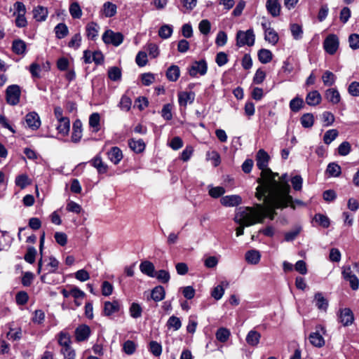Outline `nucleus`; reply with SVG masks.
Wrapping results in <instances>:
<instances>
[{
	"label": "nucleus",
	"instance_id": "1",
	"mask_svg": "<svg viewBox=\"0 0 359 359\" xmlns=\"http://www.w3.org/2000/svg\"><path fill=\"white\" fill-rule=\"evenodd\" d=\"M278 176V173L272 172L262 184L257 187L255 196L258 200L264 198L272 206L282 209L287 207L292 197L290 195L291 189L287 174L282 175L279 181L276 180Z\"/></svg>",
	"mask_w": 359,
	"mask_h": 359
},
{
	"label": "nucleus",
	"instance_id": "2",
	"mask_svg": "<svg viewBox=\"0 0 359 359\" xmlns=\"http://www.w3.org/2000/svg\"><path fill=\"white\" fill-rule=\"evenodd\" d=\"M266 215L265 209L262 205L240 209L234 217L235 222L239 224L236 229V236L244 233L245 226H250L257 223H263Z\"/></svg>",
	"mask_w": 359,
	"mask_h": 359
},
{
	"label": "nucleus",
	"instance_id": "3",
	"mask_svg": "<svg viewBox=\"0 0 359 359\" xmlns=\"http://www.w3.org/2000/svg\"><path fill=\"white\" fill-rule=\"evenodd\" d=\"M270 156L264 149H259L256 155V164L257 168L262 170L261 177L257 179L259 185L266 180L269 175H271L272 170L268 168Z\"/></svg>",
	"mask_w": 359,
	"mask_h": 359
},
{
	"label": "nucleus",
	"instance_id": "4",
	"mask_svg": "<svg viewBox=\"0 0 359 359\" xmlns=\"http://www.w3.org/2000/svg\"><path fill=\"white\" fill-rule=\"evenodd\" d=\"M57 341L61 346V353L65 358L74 359L76 353L71 346L72 339L70 334L65 331H61L57 334Z\"/></svg>",
	"mask_w": 359,
	"mask_h": 359
},
{
	"label": "nucleus",
	"instance_id": "5",
	"mask_svg": "<svg viewBox=\"0 0 359 359\" xmlns=\"http://www.w3.org/2000/svg\"><path fill=\"white\" fill-rule=\"evenodd\" d=\"M255 36L252 29L247 31H238L236 34V45L238 47L243 46H252L255 43Z\"/></svg>",
	"mask_w": 359,
	"mask_h": 359
},
{
	"label": "nucleus",
	"instance_id": "6",
	"mask_svg": "<svg viewBox=\"0 0 359 359\" xmlns=\"http://www.w3.org/2000/svg\"><path fill=\"white\" fill-rule=\"evenodd\" d=\"M21 95L20 87L18 85L13 84L8 86L6 90V99L8 104L15 106L20 102Z\"/></svg>",
	"mask_w": 359,
	"mask_h": 359
},
{
	"label": "nucleus",
	"instance_id": "7",
	"mask_svg": "<svg viewBox=\"0 0 359 359\" xmlns=\"http://www.w3.org/2000/svg\"><path fill=\"white\" fill-rule=\"evenodd\" d=\"M102 39L106 44L118 46L123 41V36L120 32H114L111 29H108L102 34Z\"/></svg>",
	"mask_w": 359,
	"mask_h": 359
},
{
	"label": "nucleus",
	"instance_id": "8",
	"mask_svg": "<svg viewBox=\"0 0 359 359\" xmlns=\"http://www.w3.org/2000/svg\"><path fill=\"white\" fill-rule=\"evenodd\" d=\"M339 39L334 34H329L324 41L325 50L330 55H334L339 48Z\"/></svg>",
	"mask_w": 359,
	"mask_h": 359
},
{
	"label": "nucleus",
	"instance_id": "9",
	"mask_svg": "<svg viewBox=\"0 0 359 359\" xmlns=\"http://www.w3.org/2000/svg\"><path fill=\"white\" fill-rule=\"evenodd\" d=\"M208 65L204 60L194 62L189 69V75L195 77L197 74L205 75L207 72Z\"/></svg>",
	"mask_w": 359,
	"mask_h": 359
},
{
	"label": "nucleus",
	"instance_id": "10",
	"mask_svg": "<svg viewBox=\"0 0 359 359\" xmlns=\"http://www.w3.org/2000/svg\"><path fill=\"white\" fill-rule=\"evenodd\" d=\"M90 336V327L81 324L74 331L75 340L77 342L86 341Z\"/></svg>",
	"mask_w": 359,
	"mask_h": 359
},
{
	"label": "nucleus",
	"instance_id": "11",
	"mask_svg": "<svg viewBox=\"0 0 359 359\" xmlns=\"http://www.w3.org/2000/svg\"><path fill=\"white\" fill-rule=\"evenodd\" d=\"M27 127L33 130H37L41 126L39 114L35 111L28 113L25 118Z\"/></svg>",
	"mask_w": 359,
	"mask_h": 359
},
{
	"label": "nucleus",
	"instance_id": "12",
	"mask_svg": "<svg viewBox=\"0 0 359 359\" xmlns=\"http://www.w3.org/2000/svg\"><path fill=\"white\" fill-rule=\"evenodd\" d=\"M339 318L340 323L344 326L351 325L354 320L353 313L352 311L348 308H345L340 311Z\"/></svg>",
	"mask_w": 359,
	"mask_h": 359
},
{
	"label": "nucleus",
	"instance_id": "13",
	"mask_svg": "<svg viewBox=\"0 0 359 359\" xmlns=\"http://www.w3.org/2000/svg\"><path fill=\"white\" fill-rule=\"evenodd\" d=\"M220 203L225 207H234L241 204L242 198L239 195H228L222 197Z\"/></svg>",
	"mask_w": 359,
	"mask_h": 359
},
{
	"label": "nucleus",
	"instance_id": "14",
	"mask_svg": "<svg viewBox=\"0 0 359 359\" xmlns=\"http://www.w3.org/2000/svg\"><path fill=\"white\" fill-rule=\"evenodd\" d=\"M266 8L268 13L274 18L279 16L280 14L281 6L279 0H267Z\"/></svg>",
	"mask_w": 359,
	"mask_h": 359
},
{
	"label": "nucleus",
	"instance_id": "15",
	"mask_svg": "<svg viewBox=\"0 0 359 359\" xmlns=\"http://www.w3.org/2000/svg\"><path fill=\"white\" fill-rule=\"evenodd\" d=\"M107 156L111 162L117 165L123 158L122 151L117 147H113L107 152Z\"/></svg>",
	"mask_w": 359,
	"mask_h": 359
},
{
	"label": "nucleus",
	"instance_id": "16",
	"mask_svg": "<svg viewBox=\"0 0 359 359\" xmlns=\"http://www.w3.org/2000/svg\"><path fill=\"white\" fill-rule=\"evenodd\" d=\"M325 99L332 104H338L341 100V95L337 88H328L325 93Z\"/></svg>",
	"mask_w": 359,
	"mask_h": 359
},
{
	"label": "nucleus",
	"instance_id": "17",
	"mask_svg": "<svg viewBox=\"0 0 359 359\" xmlns=\"http://www.w3.org/2000/svg\"><path fill=\"white\" fill-rule=\"evenodd\" d=\"M195 99V93L192 91L180 92L178 94V101L180 106L186 107L187 103H192Z\"/></svg>",
	"mask_w": 359,
	"mask_h": 359
},
{
	"label": "nucleus",
	"instance_id": "18",
	"mask_svg": "<svg viewBox=\"0 0 359 359\" xmlns=\"http://www.w3.org/2000/svg\"><path fill=\"white\" fill-rule=\"evenodd\" d=\"M141 272L149 277L155 276V267L153 263L149 261H143L140 265Z\"/></svg>",
	"mask_w": 359,
	"mask_h": 359
},
{
	"label": "nucleus",
	"instance_id": "19",
	"mask_svg": "<svg viewBox=\"0 0 359 359\" xmlns=\"http://www.w3.org/2000/svg\"><path fill=\"white\" fill-rule=\"evenodd\" d=\"M322 97L318 90L309 93L306 97V102L309 106H316L320 103Z\"/></svg>",
	"mask_w": 359,
	"mask_h": 359
},
{
	"label": "nucleus",
	"instance_id": "20",
	"mask_svg": "<svg viewBox=\"0 0 359 359\" xmlns=\"http://www.w3.org/2000/svg\"><path fill=\"white\" fill-rule=\"evenodd\" d=\"M82 136V123L80 120H76L73 123L72 140L76 142L80 140Z\"/></svg>",
	"mask_w": 359,
	"mask_h": 359
},
{
	"label": "nucleus",
	"instance_id": "21",
	"mask_svg": "<svg viewBox=\"0 0 359 359\" xmlns=\"http://www.w3.org/2000/svg\"><path fill=\"white\" fill-rule=\"evenodd\" d=\"M48 16V10L46 7L38 6L33 10V17L39 22L45 21Z\"/></svg>",
	"mask_w": 359,
	"mask_h": 359
},
{
	"label": "nucleus",
	"instance_id": "22",
	"mask_svg": "<svg viewBox=\"0 0 359 359\" xmlns=\"http://www.w3.org/2000/svg\"><path fill=\"white\" fill-rule=\"evenodd\" d=\"M245 257L248 263L250 264H257L260 261L261 254L258 250H250L246 252Z\"/></svg>",
	"mask_w": 359,
	"mask_h": 359
},
{
	"label": "nucleus",
	"instance_id": "23",
	"mask_svg": "<svg viewBox=\"0 0 359 359\" xmlns=\"http://www.w3.org/2000/svg\"><path fill=\"white\" fill-rule=\"evenodd\" d=\"M260 339V333L254 330H252L248 333L245 340L248 345L251 346H257L259 343Z\"/></svg>",
	"mask_w": 359,
	"mask_h": 359
},
{
	"label": "nucleus",
	"instance_id": "24",
	"mask_svg": "<svg viewBox=\"0 0 359 359\" xmlns=\"http://www.w3.org/2000/svg\"><path fill=\"white\" fill-rule=\"evenodd\" d=\"M120 309V304L118 301L106 302L104 303V311L105 315L111 316L113 313L118 312Z\"/></svg>",
	"mask_w": 359,
	"mask_h": 359
},
{
	"label": "nucleus",
	"instance_id": "25",
	"mask_svg": "<svg viewBox=\"0 0 359 359\" xmlns=\"http://www.w3.org/2000/svg\"><path fill=\"white\" fill-rule=\"evenodd\" d=\"M128 146L135 153H141L145 149V144L142 140L131 139L128 141Z\"/></svg>",
	"mask_w": 359,
	"mask_h": 359
},
{
	"label": "nucleus",
	"instance_id": "26",
	"mask_svg": "<svg viewBox=\"0 0 359 359\" xmlns=\"http://www.w3.org/2000/svg\"><path fill=\"white\" fill-rule=\"evenodd\" d=\"M165 292L163 286L158 285L151 292V298L155 302H160L165 298Z\"/></svg>",
	"mask_w": 359,
	"mask_h": 359
},
{
	"label": "nucleus",
	"instance_id": "27",
	"mask_svg": "<svg viewBox=\"0 0 359 359\" xmlns=\"http://www.w3.org/2000/svg\"><path fill=\"white\" fill-rule=\"evenodd\" d=\"M12 49L15 54H25L26 51V43L21 39L14 40L12 44Z\"/></svg>",
	"mask_w": 359,
	"mask_h": 359
},
{
	"label": "nucleus",
	"instance_id": "28",
	"mask_svg": "<svg viewBox=\"0 0 359 359\" xmlns=\"http://www.w3.org/2000/svg\"><path fill=\"white\" fill-rule=\"evenodd\" d=\"M102 125L100 115L98 113L91 114V132H98L101 130Z\"/></svg>",
	"mask_w": 359,
	"mask_h": 359
},
{
	"label": "nucleus",
	"instance_id": "29",
	"mask_svg": "<svg viewBox=\"0 0 359 359\" xmlns=\"http://www.w3.org/2000/svg\"><path fill=\"white\" fill-rule=\"evenodd\" d=\"M56 128L58 133L62 135H67L70 128V123L69 118H66L58 121V124Z\"/></svg>",
	"mask_w": 359,
	"mask_h": 359
},
{
	"label": "nucleus",
	"instance_id": "30",
	"mask_svg": "<svg viewBox=\"0 0 359 359\" xmlns=\"http://www.w3.org/2000/svg\"><path fill=\"white\" fill-rule=\"evenodd\" d=\"M180 68L177 65L170 66L166 72V76L168 79L170 81H177L180 76Z\"/></svg>",
	"mask_w": 359,
	"mask_h": 359
},
{
	"label": "nucleus",
	"instance_id": "31",
	"mask_svg": "<svg viewBox=\"0 0 359 359\" xmlns=\"http://www.w3.org/2000/svg\"><path fill=\"white\" fill-rule=\"evenodd\" d=\"M316 306L320 310L326 311L328 306L327 300L323 297L321 292H317L315 294Z\"/></svg>",
	"mask_w": 359,
	"mask_h": 359
},
{
	"label": "nucleus",
	"instance_id": "32",
	"mask_svg": "<svg viewBox=\"0 0 359 359\" xmlns=\"http://www.w3.org/2000/svg\"><path fill=\"white\" fill-rule=\"evenodd\" d=\"M223 285L228 286L229 283L227 282H222L221 285H218L215 287L211 292V296L216 300L220 299L224 293V289Z\"/></svg>",
	"mask_w": 359,
	"mask_h": 359
},
{
	"label": "nucleus",
	"instance_id": "33",
	"mask_svg": "<svg viewBox=\"0 0 359 359\" xmlns=\"http://www.w3.org/2000/svg\"><path fill=\"white\" fill-rule=\"evenodd\" d=\"M300 122L304 128H311L314 123L313 115L311 113L304 114L300 118Z\"/></svg>",
	"mask_w": 359,
	"mask_h": 359
},
{
	"label": "nucleus",
	"instance_id": "34",
	"mask_svg": "<svg viewBox=\"0 0 359 359\" xmlns=\"http://www.w3.org/2000/svg\"><path fill=\"white\" fill-rule=\"evenodd\" d=\"M336 76L330 71H325L322 76L323 84L325 86H332L336 81Z\"/></svg>",
	"mask_w": 359,
	"mask_h": 359
},
{
	"label": "nucleus",
	"instance_id": "35",
	"mask_svg": "<svg viewBox=\"0 0 359 359\" xmlns=\"http://www.w3.org/2000/svg\"><path fill=\"white\" fill-rule=\"evenodd\" d=\"M258 58L262 64H267L272 60V53L267 49H261L258 52Z\"/></svg>",
	"mask_w": 359,
	"mask_h": 359
},
{
	"label": "nucleus",
	"instance_id": "36",
	"mask_svg": "<svg viewBox=\"0 0 359 359\" xmlns=\"http://www.w3.org/2000/svg\"><path fill=\"white\" fill-rule=\"evenodd\" d=\"M72 297L74 299V302L77 306H79L82 304V300L85 297V293L79 290L77 287H72Z\"/></svg>",
	"mask_w": 359,
	"mask_h": 359
},
{
	"label": "nucleus",
	"instance_id": "37",
	"mask_svg": "<svg viewBox=\"0 0 359 359\" xmlns=\"http://www.w3.org/2000/svg\"><path fill=\"white\" fill-rule=\"evenodd\" d=\"M309 340L313 346L317 347H321L325 344L323 337L318 332L311 333Z\"/></svg>",
	"mask_w": 359,
	"mask_h": 359
},
{
	"label": "nucleus",
	"instance_id": "38",
	"mask_svg": "<svg viewBox=\"0 0 359 359\" xmlns=\"http://www.w3.org/2000/svg\"><path fill=\"white\" fill-rule=\"evenodd\" d=\"M102 11L106 17H112L116 13V6L111 2H106L103 5Z\"/></svg>",
	"mask_w": 359,
	"mask_h": 359
},
{
	"label": "nucleus",
	"instance_id": "39",
	"mask_svg": "<svg viewBox=\"0 0 359 359\" xmlns=\"http://www.w3.org/2000/svg\"><path fill=\"white\" fill-rule=\"evenodd\" d=\"M93 165L97 169L99 174L106 173L108 169L107 165L103 163L99 157L94 158Z\"/></svg>",
	"mask_w": 359,
	"mask_h": 359
},
{
	"label": "nucleus",
	"instance_id": "40",
	"mask_svg": "<svg viewBox=\"0 0 359 359\" xmlns=\"http://www.w3.org/2000/svg\"><path fill=\"white\" fill-rule=\"evenodd\" d=\"M260 201H263L264 204H265V205L261 204L264 208L265 211H266V215L264 217V219L266 217H269L270 219H273V218L275 217V215H276L275 209H278V208L272 206L271 205H270L269 202L267 201L264 198H262ZM257 205V204H256L255 206Z\"/></svg>",
	"mask_w": 359,
	"mask_h": 359
},
{
	"label": "nucleus",
	"instance_id": "41",
	"mask_svg": "<svg viewBox=\"0 0 359 359\" xmlns=\"http://www.w3.org/2000/svg\"><path fill=\"white\" fill-rule=\"evenodd\" d=\"M55 32L57 39H63L67 36L69 33L67 25L64 23H59L55 27Z\"/></svg>",
	"mask_w": 359,
	"mask_h": 359
},
{
	"label": "nucleus",
	"instance_id": "42",
	"mask_svg": "<svg viewBox=\"0 0 359 359\" xmlns=\"http://www.w3.org/2000/svg\"><path fill=\"white\" fill-rule=\"evenodd\" d=\"M230 331L224 327L219 328L216 332V338L220 342H226L230 337Z\"/></svg>",
	"mask_w": 359,
	"mask_h": 359
},
{
	"label": "nucleus",
	"instance_id": "43",
	"mask_svg": "<svg viewBox=\"0 0 359 359\" xmlns=\"http://www.w3.org/2000/svg\"><path fill=\"white\" fill-rule=\"evenodd\" d=\"M339 135V133L336 129L328 130L325 132L323 136L324 143L326 144H330L332 141H334Z\"/></svg>",
	"mask_w": 359,
	"mask_h": 359
},
{
	"label": "nucleus",
	"instance_id": "44",
	"mask_svg": "<svg viewBox=\"0 0 359 359\" xmlns=\"http://www.w3.org/2000/svg\"><path fill=\"white\" fill-rule=\"evenodd\" d=\"M264 39L269 43L275 45L278 41L279 38L277 32L272 28L264 33Z\"/></svg>",
	"mask_w": 359,
	"mask_h": 359
},
{
	"label": "nucleus",
	"instance_id": "45",
	"mask_svg": "<svg viewBox=\"0 0 359 359\" xmlns=\"http://www.w3.org/2000/svg\"><path fill=\"white\" fill-rule=\"evenodd\" d=\"M304 107L302 98L296 97L290 102V108L294 112L299 111Z\"/></svg>",
	"mask_w": 359,
	"mask_h": 359
},
{
	"label": "nucleus",
	"instance_id": "46",
	"mask_svg": "<svg viewBox=\"0 0 359 359\" xmlns=\"http://www.w3.org/2000/svg\"><path fill=\"white\" fill-rule=\"evenodd\" d=\"M15 182L16 186L19 187L22 189H25L31 183L28 176L25 174L17 176Z\"/></svg>",
	"mask_w": 359,
	"mask_h": 359
},
{
	"label": "nucleus",
	"instance_id": "47",
	"mask_svg": "<svg viewBox=\"0 0 359 359\" xmlns=\"http://www.w3.org/2000/svg\"><path fill=\"white\" fill-rule=\"evenodd\" d=\"M173 29L172 27L169 25L161 26L158 30V35L162 39H168L171 36Z\"/></svg>",
	"mask_w": 359,
	"mask_h": 359
},
{
	"label": "nucleus",
	"instance_id": "48",
	"mask_svg": "<svg viewBox=\"0 0 359 359\" xmlns=\"http://www.w3.org/2000/svg\"><path fill=\"white\" fill-rule=\"evenodd\" d=\"M290 31L293 38L296 40L301 39L303 35L302 27L298 24H292Z\"/></svg>",
	"mask_w": 359,
	"mask_h": 359
},
{
	"label": "nucleus",
	"instance_id": "49",
	"mask_svg": "<svg viewBox=\"0 0 359 359\" xmlns=\"http://www.w3.org/2000/svg\"><path fill=\"white\" fill-rule=\"evenodd\" d=\"M326 172L331 176L338 177L341 174V167L335 163L328 164Z\"/></svg>",
	"mask_w": 359,
	"mask_h": 359
},
{
	"label": "nucleus",
	"instance_id": "50",
	"mask_svg": "<svg viewBox=\"0 0 359 359\" xmlns=\"http://www.w3.org/2000/svg\"><path fill=\"white\" fill-rule=\"evenodd\" d=\"M129 312L133 318H138L142 316V309L137 303L133 302L130 307Z\"/></svg>",
	"mask_w": 359,
	"mask_h": 359
},
{
	"label": "nucleus",
	"instance_id": "51",
	"mask_svg": "<svg viewBox=\"0 0 359 359\" xmlns=\"http://www.w3.org/2000/svg\"><path fill=\"white\" fill-rule=\"evenodd\" d=\"M182 326L181 320L179 318L172 316L167 322V327L172 328L174 330H178Z\"/></svg>",
	"mask_w": 359,
	"mask_h": 359
},
{
	"label": "nucleus",
	"instance_id": "52",
	"mask_svg": "<svg viewBox=\"0 0 359 359\" xmlns=\"http://www.w3.org/2000/svg\"><path fill=\"white\" fill-rule=\"evenodd\" d=\"M155 278L158 279V280L162 283H168L170 279V273L168 271L165 270H159L156 273H155Z\"/></svg>",
	"mask_w": 359,
	"mask_h": 359
},
{
	"label": "nucleus",
	"instance_id": "53",
	"mask_svg": "<svg viewBox=\"0 0 359 359\" xmlns=\"http://www.w3.org/2000/svg\"><path fill=\"white\" fill-rule=\"evenodd\" d=\"M36 253L37 252L34 247H29L26 254L25 255V260L29 264H33L35 262Z\"/></svg>",
	"mask_w": 359,
	"mask_h": 359
},
{
	"label": "nucleus",
	"instance_id": "54",
	"mask_svg": "<svg viewBox=\"0 0 359 359\" xmlns=\"http://www.w3.org/2000/svg\"><path fill=\"white\" fill-rule=\"evenodd\" d=\"M302 231L301 226H296L291 231L285 233V241L287 242L294 241Z\"/></svg>",
	"mask_w": 359,
	"mask_h": 359
},
{
	"label": "nucleus",
	"instance_id": "55",
	"mask_svg": "<svg viewBox=\"0 0 359 359\" xmlns=\"http://www.w3.org/2000/svg\"><path fill=\"white\" fill-rule=\"evenodd\" d=\"M108 76L114 81L119 80L121 77V69L117 67H112L109 68L108 70Z\"/></svg>",
	"mask_w": 359,
	"mask_h": 359
},
{
	"label": "nucleus",
	"instance_id": "56",
	"mask_svg": "<svg viewBox=\"0 0 359 359\" xmlns=\"http://www.w3.org/2000/svg\"><path fill=\"white\" fill-rule=\"evenodd\" d=\"M208 193L211 197L217 198L225 193V189L222 187H210Z\"/></svg>",
	"mask_w": 359,
	"mask_h": 359
},
{
	"label": "nucleus",
	"instance_id": "57",
	"mask_svg": "<svg viewBox=\"0 0 359 359\" xmlns=\"http://www.w3.org/2000/svg\"><path fill=\"white\" fill-rule=\"evenodd\" d=\"M322 120L325 126H330L333 124L335 118L332 112L326 111L322 114Z\"/></svg>",
	"mask_w": 359,
	"mask_h": 359
},
{
	"label": "nucleus",
	"instance_id": "58",
	"mask_svg": "<svg viewBox=\"0 0 359 359\" xmlns=\"http://www.w3.org/2000/svg\"><path fill=\"white\" fill-rule=\"evenodd\" d=\"M314 219L324 228H327L330 226V219L326 215L322 214H316L314 217Z\"/></svg>",
	"mask_w": 359,
	"mask_h": 359
},
{
	"label": "nucleus",
	"instance_id": "59",
	"mask_svg": "<svg viewBox=\"0 0 359 359\" xmlns=\"http://www.w3.org/2000/svg\"><path fill=\"white\" fill-rule=\"evenodd\" d=\"M351 151V147L348 142L344 141L338 147V153L340 156H346Z\"/></svg>",
	"mask_w": 359,
	"mask_h": 359
},
{
	"label": "nucleus",
	"instance_id": "60",
	"mask_svg": "<svg viewBox=\"0 0 359 359\" xmlns=\"http://www.w3.org/2000/svg\"><path fill=\"white\" fill-rule=\"evenodd\" d=\"M149 350L154 355L159 356L162 353V346L159 343L151 341L149 343Z\"/></svg>",
	"mask_w": 359,
	"mask_h": 359
},
{
	"label": "nucleus",
	"instance_id": "61",
	"mask_svg": "<svg viewBox=\"0 0 359 359\" xmlns=\"http://www.w3.org/2000/svg\"><path fill=\"white\" fill-rule=\"evenodd\" d=\"M349 46L353 50H357L359 48V34H351L348 36Z\"/></svg>",
	"mask_w": 359,
	"mask_h": 359
},
{
	"label": "nucleus",
	"instance_id": "62",
	"mask_svg": "<svg viewBox=\"0 0 359 359\" xmlns=\"http://www.w3.org/2000/svg\"><path fill=\"white\" fill-rule=\"evenodd\" d=\"M211 28L210 22L208 20H203L198 25L200 32L205 35L209 34Z\"/></svg>",
	"mask_w": 359,
	"mask_h": 359
},
{
	"label": "nucleus",
	"instance_id": "63",
	"mask_svg": "<svg viewBox=\"0 0 359 359\" xmlns=\"http://www.w3.org/2000/svg\"><path fill=\"white\" fill-rule=\"evenodd\" d=\"M291 183L295 191H300L302 189L303 179L300 175H295L291 179Z\"/></svg>",
	"mask_w": 359,
	"mask_h": 359
},
{
	"label": "nucleus",
	"instance_id": "64",
	"mask_svg": "<svg viewBox=\"0 0 359 359\" xmlns=\"http://www.w3.org/2000/svg\"><path fill=\"white\" fill-rule=\"evenodd\" d=\"M348 92L352 96H359V82L353 81L351 83L348 88Z\"/></svg>",
	"mask_w": 359,
	"mask_h": 359
}]
</instances>
